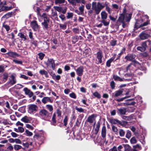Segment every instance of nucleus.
<instances>
[{
	"mask_svg": "<svg viewBox=\"0 0 151 151\" xmlns=\"http://www.w3.org/2000/svg\"><path fill=\"white\" fill-rule=\"evenodd\" d=\"M41 9L39 8L38 7L37 9V12L38 16V19L39 20H40V18L42 17L43 19V21L42 23V24L43 27L47 29L48 27V25L49 23L50 19L48 17H47V15L45 13H43L41 15L40 13V11Z\"/></svg>",
	"mask_w": 151,
	"mask_h": 151,
	"instance_id": "f257e3e1",
	"label": "nucleus"
},
{
	"mask_svg": "<svg viewBox=\"0 0 151 151\" xmlns=\"http://www.w3.org/2000/svg\"><path fill=\"white\" fill-rule=\"evenodd\" d=\"M126 9H123V13L120 14L119 17L118 22L122 23V27L125 28L126 24L125 22H129L130 21L131 18V14H130L126 13Z\"/></svg>",
	"mask_w": 151,
	"mask_h": 151,
	"instance_id": "f03ea898",
	"label": "nucleus"
},
{
	"mask_svg": "<svg viewBox=\"0 0 151 151\" xmlns=\"http://www.w3.org/2000/svg\"><path fill=\"white\" fill-rule=\"evenodd\" d=\"M148 19V17L147 15H145L142 17L141 20H137L134 27V29H137L141 27L147 25L148 24V22L147 21Z\"/></svg>",
	"mask_w": 151,
	"mask_h": 151,
	"instance_id": "7ed1b4c3",
	"label": "nucleus"
},
{
	"mask_svg": "<svg viewBox=\"0 0 151 151\" xmlns=\"http://www.w3.org/2000/svg\"><path fill=\"white\" fill-rule=\"evenodd\" d=\"M140 65L139 63L137 61L134 60L127 66L125 70L128 73L131 74L130 76H131L132 73L136 70V67H139Z\"/></svg>",
	"mask_w": 151,
	"mask_h": 151,
	"instance_id": "20e7f679",
	"label": "nucleus"
},
{
	"mask_svg": "<svg viewBox=\"0 0 151 151\" xmlns=\"http://www.w3.org/2000/svg\"><path fill=\"white\" fill-rule=\"evenodd\" d=\"M104 7V6L99 2L97 3V5L96 2L95 1L93 2L92 3V9L95 11L96 14H99L101 10Z\"/></svg>",
	"mask_w": 151,
	"mask_h": 151,
	"instance_id": "39448f33",
	"label": "nucleus"
},
{
	"mask_svg": "<svg viewBox=\"0 0 151 151\" xmlns=\"http://www.w3.org/2000/svg\"><path fill=\"white\" fill-rule=\"evenodd\" d=\"M50 115L49 112L45 109L41 110L39 112V116L45 120H47L50 119Z\"/></svg>",
	"mask_w": 151,
	"mask_h": 151,
	"instance_id": "423d86ee",
	"label": "nucleus"
},
{
	"mask_svg": "<svg viewBox=\"0 0 151 151\" xmlns=\"http://www.w3.org/2000/svg\"><path fill=\"white\" fill-rule=\"evenodd\" d=\"M8 3L6 1L0 2V12L4 11H7L12 9L13 7L12 6H8L5 5H8Z\"/></svg>",
	"mask_w": 151,
	"mask_h": 151,
	"instance_id": "0eeeda50",
	"label": "nucleus"
},
{
	"mask_svg": "<svg viewBox=\"0 0 151 151\" xmlns=\"http://www.w3.org/2000/svg\"><path fill=\"white\" fill-rule=\"evenodd\" d=\"M38 109L37 106L34 104H30L28 106V111L29 113L33 114L35 113Z\"/></svg>",
	"mask_w": 151,
	"mask_h": 151,
	"instance_id": "6e6552de",
	"label": "nucleus"
},
{
	"mask_svg": "<svg viewBox=\"0 0 151 151\" xmlns=\"http://www.w3.org/2000/svg\"><path fill=\"white\" fill-rule=\"evenodd\" d=\"M45 64L48 68H51L53 70H54L55 68V61L52 59H48L47 61L45 62Z\"/></svg>",
	"mask_w": 151,
	"mask_h": 151,
	"instance_id": "1a4fd4ad",
	"label": "nucleus"
},
{
	"mask_svg": "<svg viewBox=\"0 0 151 151\" xmlns=\"http://www.w3.org/2000/svg\"><path fill=\"white\" fill-rule=\"evenodd\" d=\"M96 63L97 64H101L102 63V58L103 55L102 53L100 52H98L96 54Z\"/></svg>",
	"mask_w": 151,
	"mask_h": 151,
	"instance_id": "9d476101",
	"label": "nucleus"
},
{
	"mask_svg": "<svg viewBox=\"0 0 151 151\" xmlns=\"http://www.w3.org/2000/svg\"><path fill=\"white\" fill-rule=\"evenodd\" d=\"M54 8L55 10L57 11L59 13H62L63 14H65L67 11V8L66 7H62L58 6H54Z\"/></svg>",
	"mask_w": 151,
	"mask_h": 151,
	"instance_id": "9b49d317",
	"label": "nucleus"
},
{
	"mask_svg": "<svg viewBox=\"0 0 151 151\" xmlns=\"http://www.w3.org/2000/svg\"><path fill=\"white\" fill-rule=\"evenodd\" d=\"M30 25L34 31H37L39 29V26L36 21L34 20L31 22Z\"/></svg>",
	"mask_w": 151,
	"mask_h": 151,
	"instance_id": "f8f14e48",
	"label": "nucleus"
},
{
	"mask_svg": "<svg viewBox=\"0 0 151 151\" xmlns=\"http://www.w3.org/2000/svg\"><path fill=\"white\" fill-rule=\"evenodd\" d=\"M96 116V114H93L88 117L87 121L88 122L92 123L95 121Z\"/></svg>",
	"mask_w": 151,
	"mask_h": 151,
	"instance_id": "ddd939ff",
	"label": "nucleus"
},
{
	"mask_svg": "<svg viewBox=\"0 0 151 151\" xmlns=\"http://www.w3.org/2000/svg\"><path fill=\"white\" fill-rule=\"evenodd\" d=\"M136 57V55H134L132 54H128L125 57V59H126L127 60L132 61L133 62V61L134 60H135L134 59Z\"/></svg>",
	"mask_w": 151,
	"mask_h": 151,
	"instance_id": "4468645a",
	"label": "nucleus"
},
{
	"mask_svg": "<svg viewBox=\"0 0 151 151\" xmlns=\"http://www.w3.org/2000/svg\"><path fill=\"white\" fill-rule=\"evenodd\" d=\"M76 73L78 76H81L83 75V68L82 66L78 67L76 70Z\"/></svg>",
	"mask_w": 151,
	"mask_h": 151,
	"instance_id": "2eb2a0df",
	"label": "nucleus"
},
{
	"mask_svg": "<svg viewBox=\"0 0 151 151\" xmlns=\"http://www.w3.org/2000/svg\"><path fill=\"white\" fill-rule=\"evenodd\" d=\"M32 118L30 117H28L26 116H25L23 117L21 119V120L22 122L25 123H30L32 121Z\"/></svg>",
	"mask_w": 151,
	"mask_h": 151,
	"instance_id": "dca6fc26",
	"label": "nucleus"
},
{
	"mask_svg": "<svg viewBox=\"0 0 151 151\" xmlns=\"http://www.w3.org/2000/svg\"><path fill=\"white\" fill-rule=\"evenodd\" d=\"M6 54L7 55L13 58H15L19 56V55L16 52H12L11 51L6 53Z\"/></svg>",
	"mask_w": 151,
	"mask_h": 151,
	"instance_id": "f3484780",
	"label": "nucleus"
},
{
	"mask_svg": "<svg viewBox=\"0 0 151 151\" xmlns=\"http://www.w3.org/2000/svg\"><path fill=\"white\" fill-rule=\"evenodd\" d=\"M16 80L15 77L13 75H11L10 77L9 84L11 86L16 83Z\"/></svg>",
	"mask_w": 151,
	"mask_h": 151,
	"instance_id": "a211bd4d",
	"label": "nucleus"
},
{
	"mask_svg": "<svg viewBox=\"0 0 151 151\" xmlns=\"http://www.w3.org/2000/svg\"><path fill=\"white\" fill-rule=\"evenodd\" d=\"M116 55V54H114L113 55V56L112 57H111L106 61V66L107 67H109L111 66V63L114 60L115 58Z\"/></svg>",
	"mask_w": 151,
	"mask_h": 151,
	"instance_id": "6ab92c4d",
	"label": "nucleus"
},
{
	"mask_svg": "<svg viewBox=\"0 0 151 151\" xmlns=\"http://www.w3.org/2000/svg\"><path fill=\"white\" fill-rule=\"evenodd\" d=\"M53 100L51 99L50 97H45L42 98V101L44 104H46L48 102L52 103Z\"/></svg>",
	"mask_w": 151,
	"mask_h": 151,
	"instance_id": "aec40b11",
	"label": "nucleus"
},
{
	"mask_svg": "<svg viewBox=\"0 0 151 151\" xmlns=\"http://www.w3.org/2000/svg\"><path fill=\"white\" fill-rule=\"evenodd\" d=\"M24 91L25 92V93L26 95H28L29 97H32L34 95L33 93L29 90L27 88H24Z\"/></svg>",
	"mask_w": 151,
	"mask_h": 151,
	"instance_id": "412c9836",
	"label": "nucleus"
},
{
	"mask_svg": "<svg viewBox=\"0 0 151 151\" xmlns=\"http://www.w3.org/2000/svg\"><path fill=\"white\" fill-rule=\"evenodd\" d=\"M34 137L40 141H42L44 139V137L42 134H35L34 135Z\"/></svg>",
	"mask_w": 151,
	"mask_h": 151,
	"instance_id": "4be33fe9",
	"label": "nucleus"
},
{
	"mask_svg": "<svg viewBox=\"0 0 151 151\" xmlns=\"http://www.w3.org/2000/svg\"><path fill=\"white\" fill-rule=\"evenodd\" d=\"M139 37L142 40L147 39L150 37V35L144 32H142L139 35Z\"/></svg>",
	"mask_w": 151,
	"mask_h": 151,
	"instance_id": "5701e85b",
	"label": "nucleus"
},
{
	"mask_svg": "<svg viewBox=\"0 0 151 151\" xmlns=\"http://www.w3.org/2000/svg\"><path fill=\"white\" fill-rule=\"evenodd\" d=\"M123 145L124 148V151H137L135 149L132 150L129 146L127 144Z\"/></svg>",
	"mask_w": 151,
	"mask_h": 151,
	"instance_id": "b1692460",
	"label": "nucleus"
},
{
	"mask_svg": "<svg viewBox=\"0 0 151 151\" xmlns=\"http://www.w3.org/2000/svg\"><path fill=\"white\" fill-rule=\"evenodd\" d=\"M125 70V69H124V70L123 68H121L119 73V74L120 75H124L126 77H127V76H130V75H131V74H130L129 73L125 74V73H124L127 72L126 70Z\"/></svg>",
	"mask_w": 151,
	"mask_h": 151,
	"instance_id": "393cba45",
	"label": "nucleus"
},
{
	"mask_svg": "<svg viewBox=\"0 0 151 151\" xmlns=\"http://www.w3.org/2000/svg\"><path fill=\"white\" fill-rule=\"evenodd\" d=\"M101 134L102 137L103 138H105L106 134V128L105 125L103 126L102 127Z\"/></svg>",
	"mask_w": 151,
	"mask_h": 151,
	"instance_id": "a878e982",
	"label": "nucleus"
},
{
	"mask_svg": "<svg viewBox=\"0 0 151 151\" xmlns=\"http://www.w3.org/2000/svg\"><path fill=\"white\" fill-rule=\"evenodd\" d=\"M132 100H133L132 99L128 100H127L125 102L122 103V104H120V105H122V104H123L124 106L128 105H134L135 104V102H129V101H131Z\"/></svg>",
	"mask_w": 151,
	"mask_h": 151,
	"instance_id": "bb28decb",
	"label": "nucleus"
},
{
	"mask_svg": "<svg viewBox=\"0 0 151 151\" xmlns=\"http://www.w3.org/2000/svg\"><path fill=\"white\" fill-rule=\"evenodd\" d=\"M50 17L52 19H55L57 18V14L56 11H54L52 9L51 14L50 15Z\"/></svg>",
	"mask_w": 151,
	"mask_h": 151,
	"instance_id": "cd10ccee",
	"label": "nucleus"
},
{
	"mask_svg": "<svg viewBox=\"0 0 151 151\" xmlns=\"http://www.w3.org/2000/svg\"><path fill=\"white\" fill-rule=\"evenodd\" d=\"M110 122L112 124H119L121 123L120 121L114 119H111L110 120Z\"/></svg>",
	"mask_w": 151,
	"mask_h": 151,
	"instance_id": "c85d7f7f",
	"label": "nucleus"
},
{
	"mask_svg": "<svg viewBox=\"0 0 151 151\" xmlns=\"http://www.w3.org/2000/svg\"><path fill=\"white\" fill-rule=\"evenodd\" d=\"M39 73L41 75H44L45 76L46 78L49 77L47 72L45 70H40Z\"/></svg>",
	"mask_w": 151,
	"mask_h": 151,
	"instance_id": "c756f323",
	"label": "nucleus"
},
{
	"mask_svg": "<svg viewBox=\"0 0 151 151\" xmlns=\"http://www.w3.org/2000/svg\"><path fill=\"white\" fill-rule=\"evenodd\" d=\"M101 18L102 20L106 19L107 17L106 13L105 11H103L101 13Z\"/></svg>",
	"mask_w": 151,
	"mask_h": 151,
	"instance_id": "7c9ffc66",
	"label": "nucleus"
},
{
	"mask_svg": "<svg viewBox=\"0 0 151 151\" xmlns=\"http://www.w3.org/2000/svg\"><path fill=\"white\" fill-rule=\"evenodd\" d=\"M118 111L119 113L121 115L125 114L126 112V109L125 108L119 109Z\"/></svg>",
	"mask_w": 151,
	"mask_h": 151,
	"instance_id": "2f4dec72",
	"label": "nucleus"
},
{
	"mask_svg": "<svg viewBox=\"0 0 151 151\" xmlns=\"http://www.w3.org/2000/svg\"><path fill=\"white\" fill-rule=\"evenodd\" d=\"M12 14V12H9L6 14L4 15L2 18L7 19L11 17Z\"/></svg>",
	"mask_w": 151,
	"mask_h": 151,
	"instance_id": "473e14b6",
	"label": "nucleus"
},
{
	"mask_svg": "<svg viewBox=\"0 0 151 151\" xmlns=\"http://www.w3.org/2000/svg\"><path fill=\"white\" fill-rule=\"evenodd\" d=\"M122 91L119 90L116 91L113 94L114 97H116L120 96L122 94Z\"/></svg>",
	"mask_w": 151,
	"mask_h": 151,
	"instance_id": "72a5a7b5",
	"label": "nucleus"
},
{
	"mask_svg": "<svg viewBox=\"0 0 151 151\" xmlns=\"http://www.w3.org/2000/svg\"><path fill=\"white\" fill-rule=\"evenodd\" d=\"M55 114H54L53 115L51 122V124L54 126L56 125V121L55 119Z\"/></svg>",
	"mask_w": 151,
	"mask_h": 151,
	"instance_id": "f704fd0d",
	"label": "nucleus"
},
{
	"mask_svg": "<svg viewBox=\"0 0 151 151\" xmlns=\"http://www.w3.org/2000/svg\"><path fill=\"white\" fill-rule=\"evenodd\" d=\"M52 78L55 81H58L61 78L60 76L59 75H56L55 74H53L52 75Z\"/></svg>",
	"mask_w": 151,
	"mask_h": 151,
	"instance_id": "c9c22d12",
	"label": "nucleus"
},
{
	"mask_svg": "<svg viewBox=\"0 0 151 151\" xmlns=\"http://www.w3.org/2000/svg\"><path fill=\"white\" fill-rule=\"evenodd\" d=\"M46 107L49 111L52 113L53 110V107L52 105L47 104L46 106Z\"/></svg>",
	"mask_w": 151,
	"mask_h": 151,
	"instance_id": "e433bc0d",
	"label": "nucleus"
},
{
	"mask_svg": "<svg viewBox=\"0 0 151 151\" xmlns=\"http://www.w3.org/2000/svg\"><path fill=\"white\" fill-rule=\"evenodd\" d=\"M55 3L56 4L63 3L65 5L66 4V2L65 0H55Z\"/></svg>",
	"mask_w": 151,
	"mask_h": 151,
	"instance_id": "4c0bfd02",
	"label": "nucleus"
},
{
	"mask_svg": "<svg viewBox=\"0 0 151 151\" xmlns=\"http://www.w3.org/2000/svg\"><path fill=\"white\" fill-rule=\"evenodd\" d=\"M101 22L106 26H108L109 24V20H106L105 19H103L101 20Z\"/></svg>",
	"mask_w": 151,
	"mask_h": 151,
	"instance_id": "58836bf2",
	"label": "nucleus"
},
{
	"mask_svg": "<svg viewBox=\"0 0 151 151\" xmlns=\"http://www.w3.org/2000/svg\"><path fill=\"white\" fill-rule=\"evenodd\" d=\"M113 78L115 81H123V79L117 76L114 75L113 76Z\"/></svg>",
	"mask_w": 151,
	"mask_h": 151,
	"instance_id": "ea45409f",
	"label": "nucleus"
},
{
	"mask_svg": "<svg viewBox=\"0 0 151 151\" xmlns=\"http://www.w3.org/2000/svg\"><path fill=\"white\" fill-rule=\"evenodd\" d=\"M100 128V124L99 122H97V123L96 124V127L95 129V133L96 134H97L99 131V129Z\"/></svg>",
	"mask_w": 151,
	"mask_h": 151,
	"instance_id": "a19ab883",
	"label": "nucleus"
},
{
	"mask_svg": "<svg viewBox=\"0 0 151 151\" xmlns=\"http://www.w3.org/2000/svg\"><path fill=\"white\" fill-rule=\"evenodd\" d=\"M32 142H26L25 143H23L22 145L25 147L28 148L29 146V145H32Z\"/></svg>",
	"mask_w": 151,
	"mask_h": 151,
	"instance_id": "79ce46f5",
	"label": "nucleus"
},
{
	"mask_svg": "<svg viewBox=\"0 0 151 151\" xmlns=\"http://www.w3.org/2000/svg\"><path fill=\"white\" fill-rule=\"evenodd\" d=\"M14 149L15 150H18L22 148V147L18 145H14Z\"/></svg>",
	"mask_w": 151,
	"mask_h": 151,
	"instance_id": "37998d69",
	"label": "nucleus"
},
{
	"mask_svg": "<svg viewBox=\"0 0 151 151\" xmlns=\"http://www.w3.org/2000/svg\"><path fill=\"white\" fill-rule=\"evenodd\" d=\"M68 118L67 116H65L63 120L64 125L66 126L67 124Z\"/></svg>",
	"mask_w": 151,
	"mask_h": 151,
	"instance_id": "c03bdc74",
	"label": "nucleus"
},
{
	"mask_svg": "<svg viewBox=\"0 0 151 151\" xmlns=\"http://www.w3.org/2000/svg\"><path fill=\"white\" fill-rule=\"evenodd\" d=\"M93 95L95 97L98 99H100L101 98L100 94L97 92H96L93 93Z\"/></svg>",
	"mask_w": 151,
	"mask_h": 151,
	"instance_id": "a18cd8bd",
	"label": "nucleus"
},
{
	"mask_svg": "<svg viewBox=\"0 0 151 151\" xmlns=\"http://www.w3.org/2000/svg\"><path fill=\"white\" fill-rule=\"evenodd\" d=\"M59 17L63 21H65V16L63 14H59Z\"/></svg>",
	"mask_w": 151,
	"mask_h": 151,
	"instance_id": "49530a36",
	"label": "nucleus"
},
{
	"mask_svg": "<svg viewBox=\"0 0 151 151\" xmlns=\"http://www.w3.org/2000/svg\"><path fill=\"white\" fill-rule=\"evenodd\" d=\"M137 49L141 52H143L145 50V48L142 46H139L137 47Z\"/></svg>",
	"mask_w": 151,
	"mask_h": 151,
	"instance_id": "de8ad7c7",
	"label": "nucleus"
},
{
	"mask_svg": "<svg viewBox=\"0 0 151 151\" xmlns=\"http://www.w3.org/2000/svg\"><path fill=\"white\" fill-rule=\"evenodd\" d=\"M131 136V132L129 130H127V133L126 135V137L128 139H129Z\"/></svg>",
	"mask_w": 151,
	"mask_h": 151,
	"instance_id": "09e8293b",
	"label": "nucleus"
},
{
	"mask_svg": "<svg viewBox=\"0 0 151 151\" xmlns=\"http://www.w3.org/2000/svg\"><path fill=\"white\" fill-rule=\"evenodd\" d=\"M125 134V132L122 129H120L119 130V134L121 137H123Z\"/></svg>",
	"mask_w": 151,
	"mask_h": 151,
	"instance_id": "8fccbe9b",
	"label": "nucleus"
},
{
	"mask_svg": "<svg viewBox=\"0 0 151 151\" xmlns=\"http://www.w3.org/2000/svg\"><path fill=\"white\" fill-rule=\"evenodd\" d=\"M20 78H23L25 80L30 79V78H29V77L26 76L25 75L20 74Z\"/></svg>",
	"mask_w": 151,
	"mask_h": 151,
	"instance_id": "3c124183",
	"label": "nucleus"
},
{
	"mask_svg": "<svg viewBox=\"0 0 151 151\" xmlns=\"http://www.w3.org/2000/svg\"><path fill=\"white\" fill-rule=\"evenodd\" d=\"M25 132L26 135L28 136H31L33 135L32 133L27 130H26Z\"/></svg>",
	"mask_w": 151,
	"mask_h": 151,
	"instance_id": "603ef678",
	"label": "nucleus"
},
{
	"mask_svg": "<svg viewBox=\"0 0 151 151\" xmlns=\"http://www.w3.org/2000/svg\"><path fill=\"white\" fill-rule=\"evenodd\" d=\"M112 131L114 132L115 134H117L118 133V129L117 128L114 126H113L112 127Z\"/></svg>",
	"mask_w": 151,
	"mask_h": 151,
	"instance_id": "864d4df0",
	"label": "nucleus"
},
{
	"mask_svg": "<svg viewBox=\"0 0 151 151\" xmlns=\"http://www.w3.org/2000/svg\"><path fill=\"white\" fill-rule=\"evenodd\" d=\"M130 142L132 144L136 143L137 142V140L134 137H132L130 139Z\"/></svg>",
	"mask_w": 151,
	"mask_h": 151,
	"instance_id": "5fc2aeb1",
	"label": "nucleus"
},
{
	"mask_svg": "<svg viewBox=\"0 0 151 151\" xmlns=\"http://www.w3.org/2000/svg\"><path fill=\"white\" fill-rule=\"evenodd\" d=\"M75 109L79 112H84V110L81 108H78L77 106L76 107Z\"/></svg>",
	"mask_w": 151,
	"mask_h": 151,
	"instance_id": "6e6d98bb",
	"label": "nucleus"
},
{
	"mask_svg": "<svg viewBox=\"0 0 151 151\" xmlns=\"http://www.w3.org/2000/svg\"><path fill=\"white\" fill-rule=\"evenodd\" d=\"M38 55L39 56V58L41 60H42L44 58L45 55L42 53H40L38 54Z\"/></svg>",
	"mask_w": 151,
	"mask_h": 151,
	"instance_id": "4d7b16f0",
	"label": "nucleus"
},
{
	"mask_svg": "<svg viewBox=\"0 0 151 151\" xmlns=\"http://www.w3.org/2000/svg\"><path fill=\"white\" fill-rule=\"evenodd\" d=\"M69 96L71 98L74 99L76 98V94L73 92H72L69 94Z\"/></svg>",
	"mask_w": 151,
	"mask_h": 151,
	"instance_id": "13d9d810",
	"label": "nucleus"
},
{
	"mask_svg": "<svg viewBox=\"0 0 151 151\" xmlns=\"http://www.w3.org/2000/svg\"><path fill=\"white\" fill-rule=\"evenodd\" d=\"M23 87V86L22 84H18L15 86V88L17 89H20Z\"/></svg>",
	"mask_w": 151,
	"mask_h": 151,
	"instance_id": "bf43d9fd",
	"label": "nucleus"
},
{
	"mask_svg": "<svg viewBox=\"0 0 151 151\" xmlns=\"http://www.w3.org/2000/svg\"><path fill=\"white\" fill-rule=\"evenodd\" d=\"M60 27L63 29H65L66 28V25L65 24H59Z\"/></svg>",
	"mask_w": 151,
	"mask_h": 151,
	"instance_id": "052dcab7",
	"label": "nucleus"
},
{
	"mask_svg": "<svg viewBox=\"0 0 151 151\" xmlns=\"http://www.w3.org/2000/svg\"><path fill=\"white\" fill-rule=\"evenodd\" d=\"M18 36H19L22 38L24 39V40L26 39V37L22 33H19L18 34Z\"/></svg>",
	"mask_w": 151,
	"mask_h": 151,
	"instance_id": "680f3d73",
	"label": "nucleus"
},
{
	"mask_svg": "<svg viewBox=\"0 0 151 151\" xmlns=\"http://www.w3.org/2000/svg\"><path fill=\"white\" fill-rule=\"evenodd\" d=\"M75 2L76 5V3L77 2V3H81L83 4H85L86 3L85 0H76Z\"/></svg>",
	"mask_w": 151,
	"mask_h": 151,
	"instance_id": "e2e57ef3",
	"label": "nucleus"
},
{
	"mask_svg": "<svg viewBox=\"0 0 151 151\" xmlns=\"http://www.w3.org/2000/svg\"><path fill=\"white\" fill-rule=\"evenodd\" d=\"M73 16V14L72 13H68V15L67 16V18L68 19L71 18Z\"/></svg>",
	"mask_w": 151,
	"mask_h": 151,
	"instance_id": "0e129e2a",
	"label": "nucleus"
},
{
	"mask_svg": "<svg viewBox=\"0 0 151 151\" xmlns=\"http://www.w3.org/2000/svg\"><path fill=\"white\" fill-rule=\"evenodd\" d=\"M116 40H113L111 41V44L113 46H115L116 45Z\"/></svg>",
	"mask_w": 151,
	"mask_h": 151,
	"instance_id": "69168bd1",
	"label": "nucleus"
},
{
	"mask_svg": "<svg viewBox=\"0 0 151 151\" xmlns=\"http://www.w3.org/2000/svg\"><path fill=\"white\" fill-rule=\"evenodd\" d=\"M110 86L111 87L112 89H114V88L115 87V83L114 82L112 81L110 83Z\"/></svg>",
	"mask_w": 151,
	"mask_h": 151,
	"instance_id": "338daca9",
	"label": "nucleus"
},
{
	"mask_svg": "<svg viewBox=\"0 0 151 151\" xmlns=\"http://www.w3.org/2000/svg\"><path fill=\"white\" fill-rule=\"evenodd\" d=\"M19 132L20 133H23L24 131V129L22 127H18Z\"/></svg>",
	"mask_w": 151,
	"mask_h": 151,
	"instance_id": "774afa93",
	"label": "nucleus"
}]
</instances>
